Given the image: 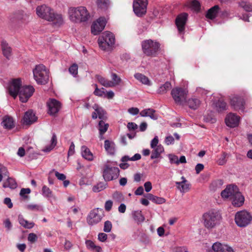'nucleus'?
I'll list each match as a JSON object with an SVG mask.
<instances>
[{
  "mask_svg": "<svg viewBox=\"0 0 252 252\" xmlns=\"http://www.w3.org/2000/svg\"><path fill=\"white\" fill-rule=\"evenodd\" d=\"M190 7L194 10L198 11L200 9V4L198 1L194 0L190 2Z\"/></svg>",
  "mask_w": 252,
  "mask_h": 252,
  "instance_id": "09e8293b",
  "label": "nucleus"
},
{
  "mask_svg": "<svg viewBox=\"0 0 252 252\" xmlns=\"http://www.w3.org/2000/svg\"><path fill=\"white\" fill-rule=\"evenodd\" d=\"M200 103V100L195 97H191L187 101V104L189 107L193 110L197 109Z\"/></svg>",
  "mask_w": 252,
  "mask_h": 252,
  "instance_id": "2f4dec72",
  "label": "nucleus"
},
{
  "mask_svg": "<svg viewBox=\"0 0 252 252\" xmlns=\"http://www.w3.org/2000/svg\"><path fill=\"white\" fill-rule=\"evenodd\" d=\"M128 112L132 115H136L139 112V110L136 107H131L128 109Z\"/></svg>",
  "mask_w": 252,
  "mask_h": 252,
  "instance_id": "0e129e2a",
  "label": "nucleus"
},
{
  "mask_svg": "<svg viewBox=\"0 0 252 252\" xmlns=\"http://www.w3.org/2000/svg\"><path fill=\"white\" fill-rule=\"evenodd\" d=\"M86 245L87 248L91 251H93L96 246L95 244L91 240H87L86 241Z\"/></svg>",
  "mask_w": 252,
  "mask_h": 252,
  "instance_id": "052dcab7",
  "label": "nucleus"
},
{
  "mask_svg": "<svg viewBox=\"0 0 252 252\" xmlns=\"http://www.w3.org/2000/svg\"><path fill=\"white\" fill-rule=\"evenodd\" d=\"M102 219L101 210L98 208L93 210L91 211L87 217V222L89 225H93L97 224Z\"/></svg>",
  "mask_w": 252,
  "mask_h": 252,
  "instance_id": "ddd939ff",
  "label": "nucleus"
},
{
  "mask_svg": "<svg viewBox=\"0 0 252 252\" xmlns=\"http://www.w3.org/2000/svg\"><path fill=\"white\" fill-rule=\"evenodd\" d=\"M96 3L98 8L105 10L109 7L110 1V0H96Z\"/></svg>",
  "mask_w": 252,
  "mask_h": 252,
  "instance_id": "c9c22d12",
  "label": "nucleus"
},
{
  "mask_svg": "<svg viewBox=\"0 0 252 252\" xmlns=\"http://www.w3.org/2000/svg\"><path fill=\"white\" fill-rule=\"evenodd\" d=\"M227 154L225 153H223L220 157L218 160V163L220 165H224L226 162V157Z\"/></svg>",
  "mask_w": 252,
  "mask_h": 252,
  "instance_id": "5fc2aeb1",
  "label": "nucleus"
},
{
  "mask_svg": "<svg viewBox=\"0 0 252 252\" xmlns=\"http://www.w3.org/2000/svg\"><path fill=\"white\" fill-rule=\"evenodd\" d=\"M170 163H175L177 165L179 164L178 158L177 156L173 154H169L168 156Z\"/></svg>",
  "mask_w": 252,
  "mask_h": 252,
  "instance_id": "603ef678",
  "label": "nucleus"
},
{
  "mask_svg": "<svg viewBox=\"0 0 252 252\" xmlns=\"http://www.w3.org/2000/svg\"><path fill=\"white\" fill-rule=\"evenodd\" d=\"M69 72L74 76H75L78 73V65L74 63L69 68Z\"/></svg>",
  "mask_w": 252,
  "mask_h": 252,
  "instance_id": "3c124183",
  "label": "nucleus"
},
{
  "mask_svg": "<svg viewBox=\"0 0 252 252\" xmlns=\"http://www.w3.org/2000/svg\"><path fill=\"white\" fill-rule=\"evenodd\" d=\"M30 192L31 189L29 188H23L21 189L20 195L21 196L26 199L29 198L28 196L26 195V194H29Z\"/></svg>",
  "mask_w": 252,
  "mask_h": 252,
  "instance_id": "4d7b16f0",
  "label": "nucleus"
},
{
  "mask_svg": "<svg viewBox=\"0 0 252 252\" xmlns=\"http://www.w3.org/2000/svg\"><path fill=\"white\" fill-rule=\"evenodd\" d=\"M102 171V176L105 182L117 179L120 174L119 168L111 166L108 162L104 164Z\"/></svg>",
  "mask_w": 252,
  "mask_h": 252,
  "instance_id": "0eeeda50",
  "label": "nucleus"
},
{
  "mask_svg": "<svg viewBox=\"0 0 252 252\" xmlns=\"http://www.w3.org/2000/svg\"><path fill=\"white\" fill-rule=\"evenodd\" d=\"M230 104L234 109L244 111L245 102L242 97L233 95L230 98Z\"/></svg>",
  "mask_w": 252,
  "mask_h": 252,
  "instance_id": "a211bd4d",
  "label": "nucleus"
},
{
  "mask_svg": "<svg viewBox=\"0 0 252 252\" xmlns=\"http://www.w3.org/2000/svg\"><path fill=\"white\" fill-rule=\"evenodd\" d=\"M104 148L106 152L110 155H114L115 152V145L114 143L108 140H106L104 141Z\"/></svg>",
  "mask_w": 252,
  "mask_h": 252,
  "instance_id": "c756f323",
  "label": "nucleus"
},
{
  "mask_svg": "<svg viewBox=\"0 0 252 252\" xmlns=\"http://www.w3.org/2000/svg\"><path fill=\"white\" fill-rule=\"evenodd\" d=\"M1 46L3 55L7 59H9L11 56V47L8 45V43L5 40L1 41Z\"/></svg>",
  "mask_w": 252,
  "mask_h": 252,
  "instance_id": "393cba45",
  "label": "nucleus"
},
{
  "mask_svg": "<svg viewBox=\"0 0 252 252\" xmlns=\"http://www.w3.org/2000/svg\"><path fill=\"white\" fill-rule=\"evenodd\" d=\"M220 7L218 5H216L209 9L206 15V18L210 19H213L215 18L219 11Z\"/></svg>",
  "mask_w": 252,
  "mask_h": 252,
  "instance_id": "bb28decb",
  "label": "nucleus"
},
{
  "mask_svg": "<svg viewBox=\"0 0 252 252\" xmlns=\"http://www.w3.org/2000/svg\"><path fill=\"white\" fill-rule=\"evenodd\" d=\"M221 220L220 214L215 210H209L202 216L203 225L208 230H212L218 226Z\"/></svg>",
  "mask_w": 252,
  "mask_h": 252,
  "instance_id": "20e7f679",
  "label": "nucleus"
},
{
  "mask_svg": "<svg viewBox=\"0 0 252 252\" xmlns=\"http://www.w3.org/2000/svg\"><path fill=\"white\" fill-rule=\"evenodd\" d=\"M153 149V150L152 152V154L151 156V159L158 158L160 157L161 154L164 152L163 147L160 144Z\"/></svg>",
  "mask_w": 252,
  "mask_h": 252,
  "instance_id": "c85d7f7f",
  "label": "nucleus"
},
{
  "mask_svg": "<svg viewBox=\"0 0 252 252\" xmlns=\"http://www.w3.org/2000/svg\"><path fill=\"white\" fill-rule=\"evenodd\" d=\"M68 14L70 20L75 23L85 22L90 17L89 12L86 7L84 6L70 8L68 10Z\"/></svg>",
  "mask_w": 252,
  "mask_h": 252,
  "instance_id": "39448f33",
  "label": "nucleus"
},
{
  "mask_svg": "<svg viewBox=\"0 0 252 252\" xmlns=\"http://www.w3.org/2000/svg\"><path fill=\"white\" fill-rule=\"evenodd\" d=\"M28 17V16L26 14H25L23 11H19L14 13L13 15L11 16L10 19L12 21L17 20L19 21H26Z\"/></svg>",
  "mask_w": 252,
  "mask_h": 252,
  "instance_id": "473e14b6",
  "label": "nucleus"
},
{
  "mask_svg": "<svg viewBox=\"0 0 252 252\" xmlns=\"http://www.w3.org/2000/svg\"><path fill=\"white\" fill-rule=\"evenodd\" d=\"M32 72L34 79L37 84L44 85L48 82L49 72L43 64H40L36 65Z\"/></svg>",
  "mask_w": 252,
  "mask_h": 252,
  "instance_id": "423d86ee",
  "label": "nucleus"
},
{
  "mask_svg": "<svg viewBox=\"0 0 252 252\" xmlns=\"http://www.w3.org/2000/svg\"><path fill=\"white\" fill-rule=\"evenodd\" d=\"M239 5L246 11L252 12V3L250 2L242 1L239 3Z\"/></svg>",
  "mask_w": 252,
  "mask_h": 252,
  "instance_id": "37998d69",
  "label": "nucleus"
},
{
  "mask_svg": "<svg viewBox=\"0 0 252 252\" xmlns=\"http://www.w3.org/2000/svg\"><path fill=\"white\" fill-rule=\"evenodd\" d=\"M8 91L14 98L19 94L20 100L22 102H26L32 95L34 89L31 86H22L21 80L18 78L12 80L10 83Z\"/></svg>",
  "mask_w": 252,
  "mask_h": 252,
  "instance_id": "f257e3e1",
  "label": "nucleus"
},
{
  "mask_svg": "<svg viewBox=\"0 0 252 252\" xmlns=\"http://www.w3.org/2000/svg\"><path fill=\"white\" fill-rule=\"evenodd\" d=\"M113 202L111 200H107L105 203L104 208L106 211H109L111 210Z\"/></svg>",
  "mask_w": 252,
  "mask_h": 252,
  "instance_id": "338daca9",
  "label": "nucleus"
},
{
  "mask_svg": "<svg viewBox=\"0 0 252 252\" xmlns=\"http://www.w3.org/2000/svg\"><path fill=\"white\" fill-rule=\"evenodd\" d=\"M106 24V20L105 18H99L91 26L92 33L94 35L98 34L104 29Z\"/></svg>",
  "mask_w": 252,
  "mask_h": 252,
  "instance_id": "4468645a",
  "label": "nucleus"
},
{
  "mask_svg": "<svg viewBox=\"0 0 252 252\" xmlns=\"http://www.w3.org/2000/svg\"><path fill=\"white\" fill-rule=\"evenodd\" d=\"M112 227V223L109 220H107L104 223L103 231L105 232H110Z\"/></svg>",
  "mask_w": 252,
  "mask_h": 252,
  "instance_id": "6e6d98bb",
  "label": "nucleus"
},
{
  "mask_svg": "<svg viewBox=\"0 0 252 252\" xmlns=\"http://www.w3.org/2000/svg\"><path fill=\"white\" fill-rule=\"evenodd\" d=\"M107 239V235L104 233H100L98 235V239L102 242H105Z\"/></svg>",
  "mask_w": 252,
  "mask_h": 252,
  "instance_id": "774afa93",
  "label": "nucleus"
},
{
  "mask_svg": "<svg viewBox=\"0 0 252 252\" xmlns=\"http://www.w3.org/2000/svg\"><path fill=\"white\" fill-rule=\"evenodd\" d=\"M37 117L32 110L27 111L23 119V124L26 125H30L36 121Z\"/></svg>",
  "mask_w": 252,
  "mask_h": 252,
  "instance_id": "4be33fe9",
  "label": "nucleus"
},
{
  "mask_svg": "<svg viewBox=\"0 0 252 252\" xmlns=\"http://www.w3.org/2000/svg\"><path fill=\"white\" fill-rule=\"evenodd\" d=\"M93 108L94 110V112L92 113L93 119H96L97 117L102 120L107 118L106 112L102 107L95 104Z\"/></svg>",
  "mask_w": 252,
  "mask_h": 252,
  "instance_id": "412c9836",
  "label": "nucleus"
},
{
  "mask_svg": "<svg viewBox=\"0 0 252 252\" xmlns=\"http://www.w3.org/2000/svg\"><path fill=\"white\" fill-rule=\"evenodd\" d=\"M164 142L167 145L173 144L174 142V139L171 135L168 136L166 137Z\"/></svg>",
  "mask_w": 252,
  "mask_h": 252,
  "instance_id": "e2e57ef3",
  "label": "nucleus"
},
{
  "mask_svg": "<svg viewBox=\"0 0 252 252\" xmlns=\"http://www.w3.org/2000/svg\"><path fill=\"white\" fill-rule=\"evenodd\" d=\"M28 240L31 243H33L37 241V236L33 233H30L28 237Z\"/></svg>",
  "mask_w": 252,
  "mask_h": 252,
  "instance_id": "13d9d810",
  "label": "nucleus"
},
{
  "mask_svg": "<svg viewBox=\"0 0 252 252\" xmlns=\"http://www.w3.org/2000/svg\"><path fill=\"white\" fill-rule=\"evenodd\" d=\"M26 208L30 211H39L42 210L41 207L37 204H29L26 206Z\"/></svg>",
  "mask_w": 252,
  "mask_h": 252,
  "instance_id": "49530a36",
  "label": "nucleus"
},
{
  "mask_svg": "<svg viewBox=\"0 0 252 252\" xmlns=\"http://www.w3.org/2000/svg\"><path fill=\"white\" fill-rule=\"evenodd\" d=\"M141 156L139 154H135L133 157L130 158L128 156H125L123 157L121 159V161L122 163L119 164L120 167L122 169H127L129 165L126 162L131 160V161H136L141 159Z\"/></svg>",
  "mask_w": 252,
  "mask_h": 252,
  "instance_id": "aec40b11",
  "label": "nucleus"
},
{
  "mask_svg": "<svg viewBox=\"0 0 252 252\" xmlns=\"http://www.w3.org/2000/svg\"><path fill=\"white\" fill-rule=\"evenodd\" d=\"M171 94L176 103L181 105L186 100L188 91L185 89L177 87L172 89Z\"/></svg>",
  "mask_w": 252,
  "mask_h": 252,
  "instance_id": "9b49d317",
  "label": "nucleus"
},
{
  "mask_svg": "<svg viewBox=\"0 0 252 252\" xmlns=\"http://www.w3.org/2000/svg\"><path fill=\"white\" fill-rule=\"evenodd\" d=\"M158 136H155L153 139L151 141L150 146L152 148H154L158 146Z\"/></svg>",
  "mask_w": 252,
  "mask_h": 252,
  "instance_id": "680f3d73",
  "label": "nucleus"
},
{
  "mask_svg": "<svg viewBox=\"0 0 252 252\" xmlns=\"http://www.w3.org/2000/svg\"><path fill=\"white\" fill-rule=\"evenodd\" d=\"M188 17V14L187 13H183L179 15L176 19L175 23L180 33H183L184 32Z\"/></svg>",
  "mask_w": 252,
  "mask_h": 252,
  "instance_id": "dca6fc26",
  "label": "nucleus"
},
{
  "mask_svg": "<svg viewBox=\"0 0 252 252\" xmlns=\"http://www.w3.org/2000/svg\"><path fill=\"white\" fill-rule=\"evenodd\" d=\"M107 185L106 183L100 182L93 188V191L94 192H98L104 189Z\"/></svg>",
  "mask_w": 252,
  "mask_h": 252,
  "instance_id": "79ce46f5",
  "label": "nucleus"
},
{
  "mask_svg": "<svg viewBox=\"0 0 252 252\" xmlns=\"http://www.w3.org/2000/svg\"><path fill=\"white\" fill-rule=\"evenodd\" d=\"M108 127V124L105 123L103 120L100 121L98 123L99 135H103V134L107 130Z\"/></svg>",
  "mask_w": 252,
  "mask_h": 252,
  "instance_id": "4c0bfd02",
  "label": "nucleus"
},
{
  "mask_svg": "<svg viewBox=\"0 0 252 252\" xmlns=\"http://www.w3.org/2000/svg\"><path fill=\"white\" fill-rule=\"evenodd\" d=\"M1 125L6 129H10L12 128L14 126L13 118L8 116L4 117Z\"/></svg>",
  "mask_w": 252,
  "mask_h": 252,
  "instance_id": "a878e982",
  "label": "nucleus"
},
{
  "mask_svg": "<svg viewBox=\"0 0 252 252\" xmlns=\"http://www.w3.org/2000/svg\"><path fill=\"white\" fill-rule=\"evenodd\" d=\"M143 53L147 56H153L156 54L159 48V44L152 40H146L142 43Z\"/></svg>",
  "mask_w": 252,
  "mask_h": 252,
  "instance_id": "9d476101",
  "label": "nucleus"
},
{
  "mask_svg": "<svg viewBox=\"0 0 252 252\" xmlns=\"http://www.w3.org/2000/svg\"><path fill=\"white\" fill-rule=\"evenodd\" d=\"M113 198L115 201L118 203L122 202L125 200V198L123 194L117 191H116L113 193Z\"/></svg>",
  "mask_w": 252,
  "mask_h": 252,
  "instance_id": "a18cd8bd",
  "label": "nucleus"
},
{
  "mask_svg": "<svg viewBox=\"0 0 252 252\" xmlns=\"http://www.w3.org/2000/svg\"><path fill=\"white\" fill-rule=\"evenodd\" d=\"M57 144V137L55 133H53L52 137L51 140V144L49 146H47L44 150L43 151L45 152H49L51 151Z\"/></svg>",
  "mask_w": 252,
  "mask_h": 252,
  "instance_id": "ea45409f",
  "label": "nucleus"
},
{
  "mask_svg": "<svg viewBox=\"0 0 252 252\" xmlns=\"http://www.w3.org/2000/svg\"><path fill=\"white\" fill-rule=\"evenodd\" d=\"M0 175L1 177H8V172L7 171V168L4 166L0 168Z\"/></svg>",
  "mask_w": 252,
  "mask_h": 252,
  "instance_id": "69168bd1",
  "label": "nucleus"
},
{
  "mask_svg": "<svg viewBox=\"0 0 252 252\" xmlns=\"http://www.w3.org/2000/svg\"><path fill=\"white\" fill-rule=\"evenodd\" d=\"M48 107V113L51 115H53L59 112L61 104V103L54 98L50 99L47 102Z\"/></svg>",
  "mask_w": 252,
  "mask_h": 252,
  "instance_id": "f3484780",
  "label": "nucleus"
},
{
  "mask_svg": "<svg viewBox=\"0 0 252 252\" xmlns=\"http://www.w3.org/2000/svg\"><path fill=\"white\" fill-rule=\"evenodd\" d=\"M240 120L239 116L230 113L226 116L225 121L227 126L230 127H235L238 126Z\"/></svg>",
  "mask_w": 252,
  "mask_h": 252,
  "instance_id": "6ab92c4d",
  "label": "nucleus"
},
{
  "mask_svg": "<svg viewBox=\"0 0 252 252\" xmlns=\"http://www.w3.org/2000/svg\"><path fill=\"white\" fill-rule=\"evenodd\" d=\"M53 172H55V175L58 180L61 181H64L66 179V176L64 174L60 173L59 172L55 171L54 169H53L52 171H51L50 172V174Z\"/></svg>",
  "mask_w": 252,
  "mask_h": 252,
  "instance_id": "864d4df0",
  "label": "nucleus"
},
{
  "mask_svg": "<svg viewBox=\"0 0 252 252\" xmlns=\"http://www.w3.org/2000/svg\"><path fill=\"white\" fill-rule=\"evenodd\" d=\"M81 154L82 157L87 160L92 161L93 160V155L89 149L86 146L81 147Z\"/></svg>",
  "mask_w": 252,
  "mask_h": 252,
  "instance_id": "cd10ccee",
  "label": "nucleus"
},
{
  "mask_svg": "<svg viewBox=\"0 0 252 252\" xmlns=\"http://www.w3.org/2000/svg\"><path fill=\"white\" fill-rule=\"evenodd\" d=\"M208 252H235L229 245L220 242L214 243Z\"/></svg>",
  "mask_w": 252,
  "mask_h": 252,
  "instance_id": "2eb2a0df",
  "label": "nucleus"
},
{
  "mask_svg": "<svg viewBox=\"0 0 252 252\" xmlns=\"http://www.w3.org/2000/svg\"><path fill=\"white\" fill-rule=\"evenodd\" d=\"M112 87L119 85L122 81V79L116 73H113L111 74Z\"/></svg>",
  "mask_w": 252,
  "mask_h": 252,
  "instance_id": "c03bdc74",
  "label": "nucleus"
},
{
  "mask_svg": "<svg viewBox=\"0 0 252 252\" xmlns=\"http://www.w3.org/2000/svg\"><path fill=\"white\" fill-rule=\"evenodd\" d=\"M134 76L135 79H136L143 84L147 86L151 85V82L149 79L144 74L139 73H137L134 74Z\"/></svg>",
  "mask_w": 252,
  "mask_h": 252,
  "instance_id": "7c9ffc66",
  "label": "nucleus"
},
{
  "mask_svg": "<svg viewBox=\"0 0 252 252\" xmlns=\"http://www.w3.org/2000/svg\"><path fill=\"white\" fill-rule=\"evenodd\" d=\"M96 88L94 92V95L98 96H103L105 95V89L103 88L99 89L97 88V85L95 84Z\"/></svg>",
  "mask_w": 252,
  "mask_h": 252,
  "instance_id": "8fccbe9b",
  "label": "nucleus"
},
{
  "mask_svg": "<svg viewBox=\"0 0 252 252\" xmlns=\"http://www.w3.org/2000/svg\"><path fill=\"white\" fill-rule=\"evenodd\" d=\"M252 221V216L246 211L237 212L235 216V222L238 226L245 227L249 225Z\"/></svg>",
  "mask_w": 252,
  "mask_h": 252,
  "instance_id": "1a4fd4ad",
  "label": "nucleus"
},
{
  "mask_svg": "<svg viewBox=\"0 0 252 252\" xmlns=\"http://www.w3.org/2000/svg\"><path fill=\"white\" fill-rule=\"evenodd\" d=\"M221 196L223 199L231 201L232 204L236 207L242 206L245 200L238 187L234 185H228L221 191Z\"/></svg>",
  "mask_w": 252,
  "mask_h": 252,
  "instance_id": "f03ea898",
  "label": "nucleus"
},
{
  "mask_svg": "<svg viewBox=\"0 0 252 252\" xmlns=\"http://www.w3.org/2000/svg\"><path fill=\"white\" fill-rule=\"evenodd\" d=\"M156 111L153 109L148 108L142 110L140 112V115L141 117H149L154 120H156L158 118V115L155 114Z\"/></svg>",
  "mask_w": 252,
  "mask_h": 252,
  "instance_id": "b1692460",
  "label": "nucleus"
},
{
  "mask_svg": "<svg viewBox=\"0 0 252 252\" xmlns=\"http://www.w3.org/2000/svg\"><path fill=\"white\" fill-rule=\"evenodd\" d=\"M171 87V84L169 82H165L161 85L158 90L157 93L159 94H164L166 93Z\"/></svg>",
  "mask_w": 252,
  "mask_h": 252,
  "instance_id": "58836bf2",
  "label": "nucleus"
},
{
  "mask_svg": "<svg viewBox=\"0 0 252 252\" xmlns=\"http://www.w3.org/2000/svg\"><path fill=\"white\" fill-rule=\"evenodd\" d=\"M115 40V36L112 33L105 32L99 37L98 43L102 50H107L114 44Z\"/></svg>",
  "mask_w": 252,
  "mask_h": 252,
  "instance_id": "6e6552de",
  "label": "nucleus"
},
{
  "mask_svg": "<svg viewBox=\"0 0 252 252\" xmlns=\"http://www.w3.org/2000/svg\"><path fill=\"white\" fill-rule=\"evenodd\" d=\"M148 0H134L133 3V11L139 16H142L146 12Z\"/></svg>",
  "mask_w": 252,
  "mask_h": 252,
  "instance_id": "f8f14e48",
  "label": "nucleus"
},
{
  "mask_svg": "<svg viewBox=\"0 0 252 252\" xmlns=\"http://www.w3.org/2000/svg\"><path fill=\"white\" fill-rule=\"evenodd\" d=\"M36 11L38 17L48 21H52L58 26L63 23L62 15L54 13L53 9L45 5L37 6Z\"/></svg>",
  "mask_w": 252,
  "mask_h": 252,
  "instance_id": "7ed1b4c3",
  "label": "nucleus"
},
{
  "mask_svg": "<svg viewBox=\"0 0 252 252\" xmlns=\"http://www.w3.org/2000/svg\"><path fill=\"white\" fill-rule=\"evenodd\" d=\"M17 186V183L15 180L8 177L6 181H4L3 183V187L4 188H9L11 189H14Z\"/></svg>",
  "mask_w": 252,
  "mask_h": 252,
  "instance_id": "f704fd0d",
  "label": "nucleus"
},
{
  "mask_svg": "<svg viewBox=\"0 0 252 252\" xmlns=\"http://www.w3.org/2000/svg\"><path fill=\"white\" fill-rule=\"evenodd\" d=\"M217 110L218 112H222L226 110V103L222 100H219L215 104Z\"/></svg>",
  "mask_w": 252,
  "mask_h": 252,
  "instance_id": "a19ab883",
  "label": "nucleus"
},
{
  "mask_svg": "<svg viewBox=\"0 0 252 252\" xmlns=\"http://www.w3.org/2000/svg\"><path fill=\"white\" fill-rule=\"evenodd\" d=\"M42 191L43 196L46 197H50L52 196V192L47 186H44L42 187Z\"/></svg>",
  "mask_w": 252,
  "mask_h": 252,
  "instance_id": "de8ad7c7",
  "label": "nucleus"
},
{
  "mask_svg": "<svg viewBox=\"0 0 252 252\" xmlns=\"http://www.w3.org/2000/svg\"><path fill=\"white\" fill-rule=\"evenodd\" d=\"M182 181L176 182L177 188L181 192H188L190 189V184L188 183L187 180L183 176L181 178Z\"/></svg>",
  "mask_w": 252,
  "mask_h": 252,
  "instance_id": "5701e85b",
  "label": "nucleus"
},
{
  "mask_svg": "<svg viewBox=\"0 0 252 252\" xmlns=\"http://www.w3.org/2000/svg\"><path fill=\"white\" fill-rule=\"evenodd\" d=\"M132 216L134 220L138 223H141L145 220V218L141 211H134L132 213Z\"/></svg>",
  "mask_w": 252,
  "mask_h": 252,
  "instance_id": "72a5a7b5",
  "label": "nucleus"
},
{
  "mask_svg": "<svg viewBox=\"0 0 252 252\" xmlns=\"http://www.w3.org/2000/svg\"><path fill=\"white\" fill-rule=\"evenodd\" d=\"M152 202L158 204H161L165 202V199L162 197H159L155 195Z\"/></svg>",
  "mask_w": 252,
  "mask_h": 252,
  "instance_id": "bf43d9fd",
  "label": "nucleus"
},
{
  "mask_svg": "<svg viewBox=\"0 0 252 252\" xmlns=\"http://www.w3.org/2000/svg\"><path fill=\"white\" fill-rule=\"evenodd\" d=\"M96 78L98 81L103 86L105 87H112V83L110 81L100 75H96Z\"/></svg>",
  "mask_w": 252,
  "mask_h": 252,
  "instance_id": "e433bc0d",
  "label": "nucleus"
}]
</instances>
